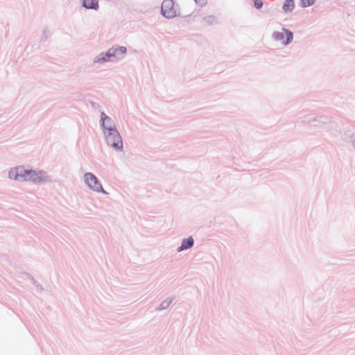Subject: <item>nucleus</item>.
Instances as JSON below:
<instances>
[{
  "mask_svg": "<svg viewBox=\"0 0 355 355\" xmlns=\"http://www.w3.org/2000/svg\"><path fill=\"white\" fill-rule=\"evenodd\" d=\"M107 144L116 150L123 148V141L121 137L116 129H110L109 132H104Z\"/></svg>",
  "mask_w": 355,
  "mask_h": 355,
  "instance_id": "obj_1",
  "label": "nucleus"
},
{
  "mask_svg": "<svg viewBox=\"0 0 355 355\" xmlns=\"http://www.w3.org/2000/svg\"><path fill=\"white\" fill-rule=\"evenodd\" d=\"M28 170L22 166H18L12 168L9 172V177L11 179L18 181H27Z\"/></svg>",
  "mask_w": 355,
  "mask_h": 355,
  "instance_id": "obj_2",
  "label": "nucleus"
},
{
  "mask_svg": "<svg viewBox=\"0 0 355 355\" xmlns=\"http://www.w3.org/2000/svg\"><path fill=\"white\" fill-rule=\"evenodd\" d=\"M162 12L167 18H173L177 15V10L172 0H164L162 5Z\"/></svg>",
  "mask_w": 355,
  "mask_h": 355,
  "instance_id": "obj_3",
  "label": "nucleus"
},
{
  "mask_svg": "<svg viewBox=\"0 0 355 355\" xmlns=\"http://www.w3.org/2000/svg\"><path fill=\"white\" fill-rule=\"evenodd\" d=\"M273 37L276 41L286 45L292 41L293 33L290 31L283 28L282 31L275 32Z\"/></svg>",
  "mask_w": 355,
  "mask_h": 355,
  "instance_id": "obj_4",
  "label": "nucleus"
},
{
  "mask_svg": "<svg viewBox=\"0 0 355 355\" xmlns=\"http://www.w3.org/2000/svg\"><path fill=\"white\" fill-rule=\"evenodd\" d=\"M48 180V177L43 171H28L27 181H33L34 182H42Z\"/></svg>",
  "mask_w": 355,
  "mask_h": 355,
  "instance_id": "obj_5",
  "label": "nucleus"
},
{
  "mask_svg": "<svg viewBox=\"0 0 355 355\" xmlns=\"http://www.w3.org/2000/svg\"><path fill=\"white\" fill-rule=\"evenodd\" d=\"M85 181L88 187L96 191H100L102 190L101 185L98 183L96 178L93 174L86 173L85 175Z\"/></svg>",
  "mask_w": 355,
  "mask_h": 355,
  "instance_id": "obj_6",
  "label": "nucleus"
},
{
  "mask_svg": "<svg viewBox=\"0 0 355 355\" xmlns=\"http://www.w3.org/2000/svg\"><path fill=\"white\" fill-rule=\"evenodd\" d=\"M126 53V48L124 46H119L116 49H110L106 53L105 56H103L101 60L104 62L110 60V58L118 57L119 55H124Z\"/></svg>",
  "mask_w": 355,
  "mask_h": 355,
  "instance_id": "obj_7",
  "label": "nucleus"
},
{
  "mask_svg": "<svg viewBox=\"0 0 355 355\" xmlns=\"http://www.w3.org/2000/svg\"><path fill=\"white\" fill-rule=\"evenodd\" d=\"M101 121L102 126L104 129V132H109L110 129H115L114 125L111 118L105 115L104 112L101 113Z\"/></svg>",
  "mask_w": 355,
  "mask_h": 355,
  "instance_id": "obj_8",
  "label": "nucleus"
},
{
  "mask_svg": "<svg viewBox=\"0 0 355 355\" xmlns=\"http://www.w3.org/2000/svg\"><path fill=\"white\" fill-rule=\"evenodd\" d=\"M193 245V239L190 237L183 240L182 245L178 248V251H182L190 248Z\"/></svg>",
  "mask_w": 355,
  "mask_h": 355,
  "instance_id": "obj_9",
  "label": "nucleus"
},
{
  "mask_svg": "<svg viewBox=\"0 0 355 355\" xmlns=\"http://www.w3.org/2000/svg\"><path fill=\"white\" fill-rule=\"evenodd\" d=\"M98 0H85L83 6L89 9H96L98 6Z\"/></svg>",
  "mask_w": 355,
  "mask_h": 355,
  "instance_id": "obj_10",
  "label": "nucleus"
},
{
  "mask_svg": "<svg viewBox=\"0 0 355 355\" xmlns=\"http://www.w3.org/2000/svg\"><path fill=\"white\" fill-rule=\"evenodd\" d=\"M294 6L295 3L293 0H286L283 6V9L286 12L291 11L294 8Z\"/></svg>",
  "mask_w": 355,
  "mask_h": 355,
  "instance_id": "obj_11",
  "label": "nucleus"
},
{
  "mask_svg": "<svg viewBox=\"0 0 355 355\" xmlns=\"http://www.w3.org/2000/svg\"><path fill=\"white\" fill-rule=\"evenodd\" d=\"M315 0H301V3L303 7H307L313 5Z\"/></svg>",
  "mask_w": 355,
  "mask_h": 355,
  "instance_id": "obj_12",
  "label": "nucleus"
},
{
  "mask_svg": "<svg viewBox=\"0 0 355 355\" xmlns=\"http://www.w3.org/2000/svg\"><path fill=\"white\" fill-rule=\"evenodd\" d=\"M254 6L257 8H261L263 6V2L261 0H254Z\"/></svg>",
  "mask_w": 355,
  "mask_h": 355,
  "instance_id": "obj_13",
  "label": "nucleus"
},
{
  "mask_svg": "<svg viewBox=\"0 0 355 355\" xmlns=\"http://www.w3.org/2000/svg\"><path fill=\"white\" fill-rule=\"evenodd\" d=\"M197 4H198L200 6H203L206 5L207 0H194Z\"/></svg>",
  "mask_w": 355,
  "mask_h": 355,
  "instance_id": "obj_14",
  "label": "nucleus"
}]
</instances>
